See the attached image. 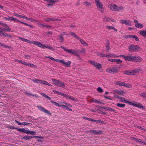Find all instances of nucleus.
I'll use <instances>...</instances> for the list:
<instances>
[{
	"label": "nucleus",
	"instance_id": "7",
	"mask_svg": "<svg viewBox=\"0 0 146 146\" xmlns=\"http://www.w3.org/2000/svg\"><path fill=\"white\" fill-rule=\"evenodd\" d=\"M90 63L91 64L93 65L96 68H98V69H100L102 68V65L100 63H98L93 61H91Z\"/></svg>",
	"mask_w": 146,
	"mask_h": 146
},
{
	"label": "nucleus",
	"instance_id": "10",
	"mask_svg": "<svg viewBox=\"0 0 146 146\" xmlns=\"http://www.w3.org/2000/svg\"><path fill=\"white\" fill-rule=\"evenodd\" d=\"M120 23L121 24H125L127 26H130L131 25V22L127 20L121 19L120 20Z\"/></svg>",
	"mask_w": 146,
	"mask_h": 146
},
{
	"label": "nucleus",
	"instance_id": "24",
	"mask_svg": "<svg viewBox=\"0 0 146 146\" xmlns=\"http://www.w3.org/2000/svg\"><path fill=\"white\" fill-rule=\"evenodd\" d=\"M63 35L62 34H61L58 36V39L60 40V42H62L64 40Z\"/></svg>",
	"mask_w": 146,
	"mask_h": 146
},
{
	"label": "nucleus",
	"instance_id": "29",
	"mask_svg": "<svg viewBox=\"0 0 146 146\" xmlns=\"http://www.w3.org/2000/svg\"><path fill=\"white\" fill-rule=\"evenodd\" d=\"M106 27L109 30L113 29L116 32L117 31V30L113 27L111 26H106Z\"/></svg>",
	"mask_w": 146,
	"mask_h": 146
},
{
	"label": "nucleus",
	"instance_id": "9",
	"mask_svg": "<svg viewBox=\"0 0 146 146\" xmlns=\"http://www.w3.org/2000/svg\"><path fill=\"white\" fill-rule=\"evenodd\" d=\"M132 61L135 62H141L142 60V58L138 56H132Z\"/></svg>",
	"mask_w": 146,
	"mask_h": 146
},
{
	"label": "nucleus",
	"instance_id": "59",
	"mask_svg": "<svg viewBox=\"0 0 146 146\" xmlns=\"http://www.w3.org/2000/svg\"><path fill=\"white\" fill-rule=\"evenodd\" d=\"M90 3L87 2H85L84 3V5L86 6H88L90 5Z\"/></svg>",
	"mask_w": 146,
	"mask_h": 146
},
{
	"label": "nucleus",
	"instance_id": "32",
	"mask_svg": "<svg viewBox=\"0 0 146 146\" xmlns=\"http://www.w3.org/2000/svg\"><path fill=\"white\" fill-rule=\"evenodd\" d=\"M33 137L31 136H26L23 137V139L25 140H27L30 139H32Z\"/></svg>",
	"mask_w": 146,
	"mask_h": 146
},
{
	"label": "nucleus",
	"instance_id": "48",
	"mask_svg": "<svg viewBox=\"0 0 146 146\" xmlns=\"http://www.w3.org/2000/svg\"><path fill=\"white\" fill-rule=\"evenodd\" d=\"M140 95L143 98H146V92H143L140 94Z\"/></svg>",
	"mask_w": 146,
	"mask_h": 146
},
{
	"label": "nucleus",
	"instance_id": "14",
	"mask_svg": "<svg viewBox=\"0 0 146 146\" xmlns=\"http://www.w3.org/2000/svg\"><path fill=\"white\" fill-rule=\"evenodd\" d=\"M103 20L105 22H107L109 21H111L112 22H116V21L112 18H109L106 17H104Z\"/></svg>",
	"mask_w": 146,
	"mask_h": 146
},
{
	"label": "nucleus",
	"instance_id": "34",
	"mask_svg": "<svg viewBox=\"0 0 146 146\" xmlns=\"http://www.w3.org/2000/svg\"><path fill=\"white\" fill-rule=\"evenodd\" d=\"M17 130L19 131H20L21 132H24L26 133H27V130L23 128L17 129Z\"/></svg>",
	"mask_w": 146,
	"mask_h": 146
},
{
	"label": "nucleus",
	"instance_id": "46",
	"mask_svg": "<svg viewBox=\"0 0 146 146\" xmlns=\"http://www.w3.org/2000/svg\"><path fill=\"white\" fill-rule=\"evenodd\" d=\"M2 35L4 36H7L9 37H11L12 36L11 35H8L7 34L5 33H3Z\"/></svg>",
	"mask_w": 146,
	"mask_h": 146
},
{
	"label": "nucleus",
	"instance_id": "20",
	"mask_svg": "<svg viewBox=\"0 0 146 146\" xmlns=\"http://www.w3.org/2000/svg\"><path fill=\"white\" fill-rule=\"evenodd\" d=\"M76 52L77 53V55H76V56H79V55H78V54L80 53H85L86 51L84 49H82V50H76Z\"/></svg>",
	"mask_w": 146,
	"mask_h": 146
},
{
	"label": "nucleus",
	"instance_id": "58",
	"mask_svg": "<svg viewBox=\"0 0 146 146\" xmlns=\"http://www.w3.org/2000/svg\"><path fill=\"white\" fill-rule=\"evenodd\" d=\"M133 38H134L136 41H139V38H138V37L134 35V37H133Z\"/></svg>",
	"mask_w": 146,
	"mask_h": 146
},
{
	"label": "nucleus",
	"instance_id": "2",
	"mask_svg": "<svg viewBox=\"0 0 146 146\" xmlns=\"http://www.w3.org/2000/svg\"><path fill=\"white\" fill-rule=\"evenodd\" d=\"M141 48L137 45H130L128 47V50L130 52H135L140 51Z\"/></svg>",
	"mask_w": 146,
	"mask_h": 146
},
{
	"label": "nucleus",
	"instance_id": "26",
	"mask_svg": "<svg viewBox=\"0 0 146 146\" xmlns=\"http://www.w3.org/2000/svg\"><path fill=\"white\" fill-rule=\"evenodd\" d=\"M4 27L6 26V27L4 29H2V31H7V32H9L11 30V29L8 26L7 24L6 26H4Z\"/></svg>",
	"mask_w": 146,
	"mask_h": 146
},
{
	"label": "nucleus",
	"instance_id": "3",
	"mask_svg": "<svg viewBox=\"0 0 146 146\" xmlns=\"http://www.w3.org/2000/svg\"><path fill=\"white\" fill-rule=\"evenodd\" d=\"M52 81L54 84L57 86L62 87V88H64L65 86V83L59 80L52 79Z\"/></svg>",
	"mask_w": 146,
	"mask_h": 146
},
{
	"label": "nucleus",
	"instance_id": "33",
	"mask_svg": "<svg viewBox=\"0 0 146 146\" xmlns=\"http://www.w3.org/2000/svg\"><path fill=\"white\" fill-rule=\"evenodd\" d=\"M44 19L47 22H49L50 21H52L56 20L55 19H54L52 18H45Z\"/></svg>",
	"mask_w": 146,
	"mask_h": 146
},
{
	"label": "nucleus",
	"instance_id": "36",
	"mask_svg": "<svg viewBox=\"0 0 146 146\" xmlns=\"http://www.w3.org/2000/svg\"><path fill=\"white\" fill-rule=\"evenodd\" d=\"M132 72L131 70L125 71L123 72V73L125 74L132 75Z\"/></svg>",
	"mask_w": 146,
	"mask_h": 146
},
{
	"label": "nucleus",
	"instance_id": "56",
	"mask_svg": "<svg viewBox=\"0 0 146 146\" xmlns=\"http://www.w3.org/2000/svg\"><path fill=\"white\" fill-rule=\"evenodd\" d=\"M38 26L40 27H43L45 26V25L43 24L42 23H38Z\"/></svg>",
	"mask_w": 146,
	"mask_h": 146
},
{
	"label": "nucleus",
	"instance_id": "50",
	"mask_svg": "<svg viewBox=\"0 0 146 146\" xmlns=\"http://www.w3.org/2000/svg\"><path fill=\"white\" fill-rule=\"evenodd\" d=\"M0 46L3 47L8 48L9 47L8 46L5 45L4 44L1 43H0Z\"/></svg>",
	"mask_w": 146,
	"mask_h": 146
},
{
	"label": "nucleus",
	"instance_id": "62",
	"mask_svg": "<svg viewBox=\"0 0 146 146\" xmlns=\"http://www.w3.org/2000/svg\"><path fill=\"white\" fill-rule=\"evenodd\" d=\"M53 92L54 93L57 94H59V92H58L57 90H53Z\"/></svg>",
	"mask_w": 146,
	"mask_h": 146
},
{
	"label": "nucleus",
	"instance_id": "1",
	"mask_svg": "<svg viewBox=\"0 0 146 146\" xmlns=\"http://www.w3.org/2000/svg\"><path fill=\"white\" fill-rule=\"evenodd\" d=\"M108 7L111 10L119 12L122 10L123 8L122 6L118 7L116 5L113 3L109 4Z\"/></svg>",
	"mask_w": 146,
	"mask_h": 146
},
{
	"label": "nucleus",
	"instance_id": "17",
	"mask_svg": "<svg viewBox=\"0 0 146 146\" xmlns=\"http://www.w3.org/2000/svg\"><path fill=\"white\" fill-rule=\"evenodd\" d=\"M4 19L8 21H13L14 22L16 21H17V19L14 18L13 17H10L8 16L7 17H4Z\"/></svg>",
	"mask_w": 146,
	"mask_h": 146
},
{
	"label": "nucleus",
	"instance_id": "12",
	"mask_svg": "<svg viewBox=\"0 0 146 146\" xmlns=\"http://www.w3.org/2000/svg\"><path fill=\"white\" fill-rule=\"evenodd\" d=\"M119 56L123 57L124 59L126 61L127 60L129 61H132V56L131 55L125 56L124 55H122L116 56L117 57H118Z\"/></svg>",
	"mask_w": 146,
	"mask_h": 146
},
{
	"label": "nucleus",
	"instance_id": "53",
	"mask_svg": "<svg viewBox=\"0 0 146 146\" xmlns=\"http://www.w3.org/2000/svg\"><path fill=\"white\" fill-rule=\"evenodd\" d=\"M61 107H62L63 108H64L66 109H68V108L67 106L63 105H61Z\"/></svg>",
	"mask_w": 146,
	"mask_h": 146
},
{
	"label": "nucleus",
	"instance_id": "27",
	"mask_svg": "<svg viewBox=\"0 0 146 146\" xmlns=\"http://www.w3.org/2000/svg\"><path fill=\"white\" fill-rule=\"evenodd\" d=\"M141 71V70L139 69H136L133 70H131L132 72V75H134L135 74L139 73Z\"/></svg>",
	"mask_w": 146,
	"mask_h": 146
},
{
	"label": "nucleus",
	"instance_id": "57",
	"mask_svg": "<svg viewBox=\"0 0 146 146\" xmlns=\"http://www.w3.org/2000/svg\"><path fill=\"white\" fill-rule=\"evenodd\" d=\"M28 66L31 67H36V66L35 65L30 63H28Z\"/></svg>",
	"mask_w": 146,
	"mask_h": 146
},
{
	"label": "nucleus",
	"instance_id": "6",
	"mask_svg": "<svg viewBox=\"0 0 146 146\" xmlns=\"http://www.w3.org/2000/svg\"><path fill=\"white\" fill-rule=\"evenodd\" d=\"M131 104L130 105H132L134 106L137 107L139 108L144 109V106H143L141 104L135 102H131Z\"/></svg>",
	"mask_w": 146,
	"mask_h": 146
},
{
	"label": "nucleus",
	"instance_id": "15",
	"mask_svg": "<svg viewBox=\"0 0 146 146\" xmlns=\"http://www.w3.org/2000/svg\"><path fill=\"white\" fill-rule=\"evenodd\" d=\"M38 47L40 48H48L50 49H52V47L48 45H45L41 44L40 42H39V43L38 45Z\"/></svg>",
	"mask_w": 146,
	"mask_h": 146
},
{
	"label": "nucleus",
	"instance_id": "41",
	"mask_svg": "<svg viewBox=\"0 0 146 146\" xmlns=\"http://www.w3.org/2000/svg\"><path fill=\"white\" fill-rule=\"evenodd\" d=\"M50 3H55L58 2L60 0H44Z\"/></svg>",
	"mask_w": 146,
	"mask_h": 146
},
{
	"label": "nucleus",
	"instance_id": "21",
	"mask_svg": "<svg viewBox=\"0 0 146 146\" xmlns=\"http://www.w3.org/2000/svg\"><path fill=\"white\" fill-rule=\"evenodd\" d=\"M66 52L68 53H71L72 54H74L75 55H77V53L76 52V50H74L73 49L70 50L68 49Z\"/></svg>",
	"mask_w": 146,
	"mask_h": 146
},
{
	"label": "nucleus",
	"instance_id": "11",
	"mask_svg": "<svg viewBox=\"0 0 146 146\" xmlns=\"http://www.w3.org/2000/svg\"><path fill=\"white\" fill-rule=\"evenodd\" d=\"M37 107L39 110H40L41 111L47 114L50 115L51 114L48 110L45 109L42 107L38 106H37Z\"/></svg>",
	"mask_w": 146,
	"mask_h": 146
},
{
	"label": "nucleus",
	"instance_id": "22",
	"mask_svg": "<svg viewBox=\"0 0 146 146\" xmlns=\"http://www.w3.org/2000/svg\"><path fill=\"white\" fill-rule=\"evenodd\" d=\"M27 42H28L29 43H33L38 46L39 42L35 41H31V40H27Z\"/></svg>",
	"mask_w": 146,
	"mask_h": 146
},
{
	"label": "nucleus",
	"instance_id": "54",
	"mask_svg": "<svg viewBox=\"0 0 146 146\" xmlns=\"http://www.w3.org/2000/svg\"><path fill=\"white\" fill-rule=\"evenodd\" d=\"M19 38L22 41H25L26 42H27V39L24 38H22L21 37H19Z\"/></svg>",
	"mask_w": 146,
	"mask_h": 146
},
{
	"label": "nucleus",
	"instance_id": "44",
	"mask_svg": "<svg viewBox=\"0 0 146 146\" xmlns=\"http://www.w3.org/2000/svg\"><path fill=\"white\" fill-rule=\"evenodd\" d=\"M135 140L138 142H141L142 143L144 144L145 145H146V142L145 141H141L140 139H138L137 138H135L134 139Z\"/></svg>",
	"mask_w": 146,
	"mask_h": 146
},
{
	"label": "nucleus",
	"instance_id": "45",
	"mask_svg": "<svg viewBox=\"0 0 146 146\" xmlns=\"http://www.w3.org/2000/svg\"><path fill=\"white\" fill-rule=\"evenodd\" d=\"M97 54L100 56V57H104L105 56V54L101 53L99 52H97Z\"/></svg>",
	"mask_w": 146,
	"mask_h": 146
},
{
	"label": "nucleus",
	"instance_id": "5",
	"mask_svg": "<svg viewBox=\"0 0 146 146\" xmlns=\"http://www.w3.org/2000/svg\"><path fill=\"white\" fill-rule=\"evenodd\" d=\"M119 69L118 68L114 67H113L106 69V71L109 73H114L117 72Z\"/></svg>",
	"mask_w": 146,
	"mask_h": 146
},
{
	"label": "nucleus",
	"instance_id": "8",
	"mask_svg": "<svg viewBox=\"0 0 146 146\" xmlns=\"http://www.w3.org/2000/svg\"><path fill=\"white\" fill-rule=\"evenodd\" d=\"M116 84L117 85H119L120 86H123L126 87L127 88H130L131 87V85L130 84H127L125 82L120 81L116 82Z\"/></svg>",
	"mask_w": 146,
	"mask_h": 146
},
{
	"label": "nucleus",
	"instance_id": "51",
	"mask_svg": "<svg viewBox=\"0 0 146 146\" xmlns=\"http://www.w3.org/2000/svg\"><path fill=\"white\" fill-rule=\"evenodd\" d=\"M97 90L99 92H103V90L102 89V88L100 87H98Z\"/></svg>",
	"mask_w": 146,
	"mask_h": 146
},
{
	"label": "nucleus",
	"instance_id": "40",
	"mask_svg": "<svg viewBox=\"0 0 146 146\" xmlns=\"http://www.w3.org/2000/svg\"><path fill=\"white\" fill-rule=\"evenodd\" d=\"M116 105L117 107L120 108H123L125 106V104L120 103H117Z\"/></svg>",
	"mask_w": 146,
	"mask_h": 146
},
{
	"label": "nucleus",
	"instance_id": "28",
	"mask_svg": "<svg viewBox=\"0 0 146 146\" xmlns=\"http://www.w3.org/2000/svg\"><path fill=\"white\" fill-rule=\"evenodd\" d=\"M139 34L143 36L146 37V30L141 31H140Z\"/></svg>",
	"mask_w": 146,
	"mask_h": 146
},
{
	"label": "nucleus",
	"instance_id": "16",
	"mask_svg": "<svg viewBox=\"0 0 146 146\" xmlns=\"http://www.w3.org/2000/svg\"><path fill=\"white\" fill-rule=\"evenodd\" d=\"M102 109H104L105 111H111L114 112L115 113L116 112V111L113 109V108L109 107H105L104 106H103L102 108Z\"/></svg>",
	"mask_w": 146,
	"mask_h": 146
},
{
	"label": "nucleus",
	"instance_id": "31",
	"mask_svg": "<svg viewBox=\"0 0 146 146\" xmlns=\"http://www.w3.org/2000/svg\"><path fill=\"white\" fill-rule=\"evenodd\" d=\"M135 26L137 28H139V27L142 28L143 27V25L142 24L139 23L135 24Z\"/></svg>",
	"mask_w": 146,
	"mask_h": 146
},
{
	"label": "nucleus",
	"instance_id": "13",
	"mask_svg": "<svg viewBox=\"0 0 146 146\" xmlns=\"http://www.w3.org/2000/svg\"><path fill=\"white\" fill-rule=\"evenodd\" d=\"M113 92L114 94H117L122 96H123L125 94V92L123 90H114Z\"/></svg>",
	"mask_w": 146,
	"mask_h": 146
},
{
	"label": "nucleus",
	"instance_id": "60",
	"mask_svg": "<svg viewBox=\"0 0 146 146\" xmlns=\"http://www.w3.org/2000/svg\"><path fill=\"white\" fill-rule=\"evenodd\" d=\"M109 61H110L112 62H115V59H112L109 58L108 59Z\"/></svg>",
	"mask_w": 146,
	"mask_h": 146
},
{
	"label": "nucleus",
	"instance_id": "49",
	"mask_svg": "<svg viewBox=\"0 0 146 146\" xmlns=\"http://www.w3.org/2000/svg\"><path fill=\"white\" fill-rule=\"evenodd\" d=\"M91 101L92 102H96V103H100V102L98 100H96L95 99H94V98H93L92 99Z\"/></svg>",
	"mask_w": 146,
	"mask_h": 146
},
{
	"label": "nucleus",
	"instance_id": "42",
	"mask_svg": "<svg viewBox=\"0 0 146 146\" xmlns=\"http://www.w3.org/2000/svg\"><path fill=\"white\" fill-rule=\"evenodd\" d=\"M27 134H35L36 132L33 131H31L30 130H27Z\"/></svg>",
	"mask_w": 146,
	"mask_h": 146
},
{
	"label": "nucleus",
	"instance_id": "18",
	"mask_svg": "<svg viewBox=\"0 0 146 146\" xmlns=\"http://www.w3.org/2000/svg\"><path fill=\"white\" fill-rule=\"evenodd\" d=\"M91 132L96 135H99L103 133V131H97L94 130H91Z\"/></svg>",
	"mask_w": 146,
	"mask_h": 146
},
{
	"label": "nucleus",
	"instance_id": "47",
	"mask_svg": "<svg viewBox=\"0 0 146 146\" xmlns=\"http://www.w3.org/2000/svg\"><path fill=\"white\" fill-rule=\"evenodd\" d=\"M83 117L85 119H86L90 121H93V119H91V118H89L87 117H84V116Z\"/></svg>",
	"mask_w": 146,
	"mask_h": 146
},
{
	"label": "nucleus",
	"instance_id": "25",
	"mask_svg": "<svg viewBox=\"0 0 146 146\" xmlns=\"http://www.w3.org/2000/svg\"><path fill=\"white\" fill-rule=\"evenodd\" d=\"M40 84H45V85H48V86H52V85L51 84H50L48 83L46 81H44V80H40Z\"/></svg>",
	"mask_w": 146,
	"mask_h": 146
},
{
	"label": "nucleus",
	"instance_id": "64",
	"mask_svg": "<svg viewBox=\"0 0 146 146\" xmlns=\"http://www.w3.org/2000/svg\"><path fill=\"white\" fill-rule=\"evenodd\" d=\"M59 62L60 63L62 64H64V61L63 60H60Z\"/></svg>",
	"mask_w": 146,
	"mask_h": 146
},
{
	"label": "nucleus",
	"instance_id": "43",
	"mask_svg": "<svg viewBox=\"0 0 146 146\" xmlns=\"http://www.w3.org/2000/svg\"><path fill=\"white\" fill-rule=\"evenodd\" d=\"M40 80L37 79H35L32 80V81L36 83L40 84Z\"/></svg>",
	"mask_w": 146,
	"mask_h": 146
},
{
	"label": "nucleus",
	"instance_id": "35",
	"mask_svg": "<svg viewBox=\"0 0 146 146\" xmlns=\"http://www.w3.org/2000/svg\"><path fill=\"white\" fill-rule=\"evenodd\" d=\"M70 34L73 36L74 38H76L78 40L80 37H78V36H77L75 33L73 32H71L70 33Z\"/></svg>",
	"mask_w": 146,
	"mask_h": 146
},
{
	"label": "nucleus",
	"instance_id": "39",
	"mask_svg": "<svg viewBox=\"0 0 146 146\" xmlns=\"http://www.w3.org/2000/svg\"><path fill=\"white\" fill-rule=\"evenodd\" d=\"M71 64V62H70V61H68L67 62H65L64 61V65L66 66L69 67L70 66Z\"/></svg>",
	"mask_w": 146,
	"mask_h": 146
},
{
	"label": "nucleus",
	"instance_id": "37",
	"mask_svg": "<svg viewBox=\"0 0 146 146\" xmlns=\"http://www.w3.org/2000/svg\"><path fill=\"white\" fill-rule=\"evenodd\" d=\"M51 102L52 104H53L54 105L56 106H58L59 107H61V105H60L58 103L55 102L50 101Z\"/></svg>",
	"mask_w": 146,
	"mask_h": 146
},
{
	"label": "nucleus",
	"instance_id": "61",
	"mask_svg": "<svg viewBox=\"0 0 146 146\" xmlns=\"http://www.w3.org/2000/svg\"><path fill=\"white\" fill-rule=\"evenodd\" d=\"M113 56L112 54L111 55H105V54L104 57H112Z\"/></svg>",
	"mask_w": 146,
	"mask_h": 146
},
{
	"label": "nucleus",
	"instance_id": "30",
	"mask_svg": "<svg viewBox=\"0 0 146 146\" xmlns=\"http://www.w3.org/2000/svg\"><path fill=\"white\" fill-rule=\"evenodd\" d=\"M63 96L65 97L66 98H68L69 99L72 100L74 101L75 100L74 98L72 96H69L68 95L66 94H64Z\"/></svg>",
	"mask_w": 146,
	"mask_h": 146
},
{
	"label": "nucleus",
	"instance_id": "52",
	"mask_svg": "<svg viewBox=\"0 0 146 146\" xmlns=\"http://www.w3.org/2000/svg\"><path fill=\"white\" fill-rule=\"evenodd\" d=\"M116 62V63L117 64H119V63H121L122 62V61L120 59H115V62Z\"/></svg>",
	"mask_w": 146,
	"mask_h": 146
},
{
	"label": "nucleus",
	"instance_id": "19",
	"mask_svg": "<svg viewBox=\"0 0 146 146\" xmlns=\"http://www.w3.org/2000/svg\"><path fill=\"white\" fill-rule=\"evenodd\" d=\"M119 101L122 102H124L125 103L128 104L130 105V104H131V102H130L125 100V98H123L121 97L119 99Z\"/></svg>",
	"mask_w": 146,
	"mask_h": 146
},
{
	"label": "nucleus",
	"instance_id": "38",
	"mask_svg": "<svg viewBox=\"0 0 146 146\" xmlns=\"http://www.w3.org/2000/svg\"><path fill=\"white\" fill-rule=\"evenodd\" d=\"M93 122H96L97 123H100L102 124H105V122L103 121H102L98 120H94L93 119Z\"/></svg>",
	"mask_w": 146,
	"mask_h": 146
},
{
	"label": "nucleus",
	"instance_id": "55",
	"mask_svg": "<svg viewBox=\"0 0 146 146\" xmlns=\"http://www.w3.org/2000/svg\"><path fill=\"white\" fill-rule=\"evenodd\" d=\"M106 50L107 51H108L109 50L110 46L109 44L108 43H107L106 45Z\"/></svg>",
	"mask_w": 146,
	"mask_h": 146
},
{
	"label": "nucleus",
	"instance_id": "4",
	"mask_svg": "<svg viewBox=\"0 0 146 146\" xmlns=\"http://www.w3.org/2000/svg\"><path fill=\"white\" fill-rule=\"evenodd\" d=\"M95 1L98 9L101 13H103L104 12V7L102 4L100 0H95Z\"/></svg>",
	"mask_w": 146,
	"mask_h": 146
},
{
	"label": "nucleus",
	"instance_id": "63",
	"mask_svg": "<svg viewBox=\"0 0 146 146\" xmlns=\"http://www.w3.org/2000/svg\"><path fill=\"white\" fill-rule=\"evenodd\" d=\"M29 63L25 62L24 61H23V62H22V64H23L25 65H27V66H28Z\"/></svg>",
	"mask_w": 146,
	"mask_h": 146
},
{
	"label": "nucleus",
	"instance_id": "23",
	"mask_svg": "<svg viewBox=\"0 0 146 146\" xmlns=\"http://www.w3.org/2000/svg\"><path fill=\"white\" fill-rule=\"evenodd\" d=\"M78 40L80 41L81 44H83V45L88 46V44L80 38V37Z\"/></svg>",
	"mask_w": 146,
	"mask_h": 146
}]
</instances>
